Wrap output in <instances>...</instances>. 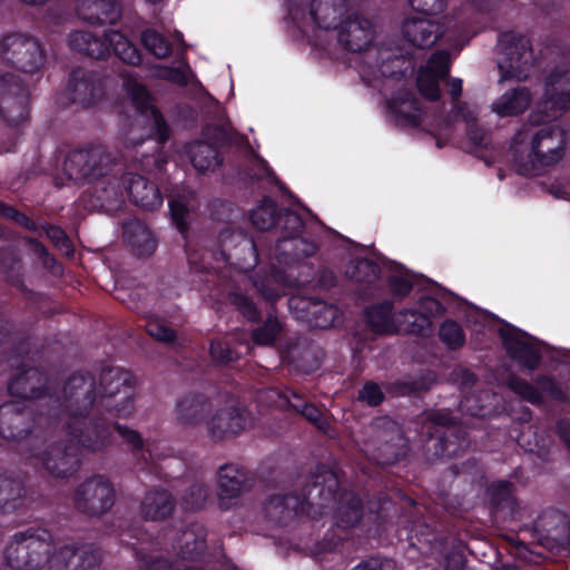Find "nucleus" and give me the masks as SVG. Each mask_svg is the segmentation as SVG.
Here are the masks:
<instances>
[{"label": "nucleus", "mask_w": 570, "mask_h": 570, "mask_svg": "<svg viewBox=\"0 0 570 570\" xmlns=\"http://www.w3.org/2000/svg\"><path fill=\"white\" fill-rule=\"evenodd\" d=\"M35 321L16 324L3 313H0V346L8 344L11 347L10 356H30L35 340Z\"/></svg>", "instance_id": "c85d7f7f"}, {"label": "nucleus", "mask_w": 570, "mask_h": 570, "mask_svg": "<svg viewBox=\"0 0 570 570\" xmlns=\"http://www.w3.org/2000/svg\"><path fill=\"white\" fill-rule=\"evenodd\" d=\"M124 89L131 100L136 111L150 121L151 136L159 144H165L170 138V127L163 112L153 102V96L147 87L136 78L128 76L124 80Z\"/></svg>", "instance_id": "dca6fc26"}, {"label": "nucleus", "mask_w": 570, "mask_h": 570, "mask_svg": "<svg viewBox=\"0 0 570 570\" xmlns=\"http://www.w3.org/2000/svg\"><path fill=\"white\" fill-rule=\"evenodd\" d=\"M58 557L63 570H98L104 552L92 543H73L61 547Z\"/></svg>", "instance_id": "c756f323"}, {"label": "nucleus", "mask_w": 570, "mask_h": 570, "mask_svg": "<svg viewBox=\"0 0 570 570\" xmlns=\"http://www.w3.org/2000/svg\"><path fill=\"white\" fill-rule=\"evenodd\" d=\"M279 209L277 203L269 196L265 195L262 200L249 213L252 225L262 232H266L276 227L279 219Z\"/></svg>", "instance_id": "de8ad7c7"}, {"label": "nucleus", "mask_w": 570, "mask_h": 570, "mask_svg": "<svg viewBox=\"0 0 570 570\" xmlns=\"http://www.w3.org/2000/svg\"><path fill=\"white\" fill-rule=\"evenodd\" d=\"M389 292L395 301H402L413 289V282L403 275L392 274L386 278Z\"/></svg>", "instance_id": "e2e57ef3"}, {"label": "nucleus", "mask_w": 570, "mask_h": 570, "mask_svg": "<svg viewBox=\"0 0 570 570\" xmlns=\"http://www.w3.org/2000/svg\"><path fill=\"white\" fill-rule=\"evenodd\" d=\"M80 10L83 20L97 26H114L121 16V8L117 0H85Z\"/></svg>", "instance_id": "58836bf2"}, {"label": "nucleus", "mask_w": 570, "mask_h": 570, "mask_svg": "<svg viewBox=\"0 0 570 570\" xmlns=\"http://www.w3.org/2000/svg\"><path fill=\"white\" fill-rule=\"evenodd\" d=\"M175 507L176 500L171 493L164 489H157L145 494L140 511L145 520L163 521L173 514Z\"/></svg>", "instance_id": "ea45409f"}, {"label": "nucleus", "mask_w": 570, "mask_h": 570, "mask_svg": "<svg viewBox=\"0 0 570 570\" xmlns=\"http://www.w3.org/2000/svg\"><path fill=\"white\" fill-rule=\"evenodd\" d=\"M370 444L377 464L392 465L407 453V444L401 426L389 417L376 419L371 424Z\"/></svg>", "instance_id": "f8f14e48"}, {"label": "nucleus", "mask_w": 570, "mask_h": 570, "mask_svg": "<svg viewBox=\"0 0 570 570\" xmlns=\"http://www.w3.org/2000/svg\"><path fill=\"white\" fill-rule=\"evenodd\" d=\"M504 384L515 394L520 395L522 399L529 401L532 404H540L542 402V395L540 391L513 373L508 374V376L504 379Z\"/></svg>", "instance_id": "4d7b16f0"}, {"label": "nucleus", "mask_w": 570, "mask_h": 570, "mask_svg": "<svg viewBox=\"0 0 570 570\" xmlns=\"http://www.w3.org/2000/svg\"><path fill=\"white\" fill-rule=\"evenodd\" d=\"M140 39L145 49L158 59L169 57L173 51L171 43L167 38L154 29L144 30Z\"/></svg>", "instance_id": "603ef678"}, {"label": "nucleus", "mask_w": 570, "mask_h": 570, "mask_svg": "<svg viewBox=\"0 0 570 570\" xmlns=\"http://www.w3.org/2000/svg\"><path fill=\"white\" fill-rule=\"evenodd\" d=\"M0 268L7 274L8 281L23 294L31 295L32 292L26 286L20 269V257L14 248H0Z\"/></svg>", "instance_id": "09e8293b"}, {"label": "nucleus", "mask_w": 570, "mask_h": 570, "mask_svg": "<svg viewBox=\"0 0 570 570\" xmlns=\"http://www.w3.org/2000/svg\"><path fill=\"white\" fill-rule=\"evenodd\" d=\"M229 303L246 318L248 322H258L261 320V311L254 301L247 295L238 292H232L228 295Z\"/></svg>", "instance_id": "13d9d810"}, {"label": "nucleus", "mask_w": 570, "mask_h": 570, "mask_svg": "<svg viewBox=\"0 0 570 570\" xmlns=\"http://www.w3.org/2000/svg\"><path fill=\"white\" fill-rule=\"evenodd\" d=\"M134 551L139 570H176L177 564L145 546L137 547Z\"/></svg>", "instance_id": "8fccbe9b"}, {"label": "nucleus", "mask_w": 570, "mask_h": 570, "mask_svg": "<svg viewBox=\"0 0 570 570\" xmlns=\"http://www.w3.org/2000/svg\"><path fill=\"white\" fill-rule=\"evenodd\" d=\"M394 301L383 299L364 308V317L368 327L375 334L404 333L401 312L394 315Z\"/></svg>", "instance_id": "72a5a7b5"}, {"label": "nucleus", "mask_w": 570, "mask_h": 570, "mask_svg": "<svg viewBox=\"0 0 570 570\" xmlns=\"http://www.w3.org/2000/svg\"><path fill=\"white\" fill-rule=\"evenodd\" d=\"M96 184L94 195L102 208L106 210H117L124 205V191L126 190L121 185V178L118 179L110 173Z\"/></svg>", "instance_id": "a18cd8bd"}, {"label": "nucleus", "mask_w": 570, "mask_h": 570, "mask_svg": "<svg viewBox=\"0 0 570 570\" xmlns=\"http://www.w3.org/2000/svg\"><path fill=\"white\" fill-rule=\"evenodd\" d=\"M79 450L68 441H57L47 446L42 454V465L55 478H68L79 466Z\"/></svg>", "instance_id": "a878e982"}, {"label": "nucleus", "mask_w": 570, "mask_h": 570, "mask_svg": "<svg viewBox=\"0 0 570 570\" xmlns=\"http://www.w3.org/2000/svg\"><path fill=\"white\" fill-rule=\"evenodd\" d=\"M98 400L96 376L87 371H76L62 385L59 397L62 417L90 414Z\"/></svg>", "instance_id": "9d476101"}, {"label": "nucleus", "mask_w": 570, "mask_h": 570, "mask_svg": "<svg viewBox=\"0 0 570 570\" xmlns=\"http://www.w3.org/2000/svg\"><path fill=\"white\" fill-rule=\"evenodd\" d=\"M26 497L23 479L11 471H0V512L10 513L22 507Z\"/></svg>", "instance_id": "4c0bfd02"}, {"label": "nucleus", "mask_w": 570, "mask_h": 570, "mask_svg": "<svg viewBox=\"0 0 570 570\" xmlns=\"http://www.w3.org/2000/svg\"><path fill=\"white\" fill-rule=\"evenodd\" d=\"M276 226L281 228L282 237L297 236L298 234H303L305 220L298 213L287 208H281L279 219Z\"/></svg>", "instance_id": "6e6d98bb"}, {"label": "nucleus", "mask_w": 570, "mask_h": 570, "mask_svg": "<svg viewBox=\"0 0 570 570\" xmlns=\"http://www.w3.org/2000/svg\"><path fill=\"white\" fill-rule=\"evenodd\" d=\"M98 405L107 413L126 417L134 410V386L132 374L121 367L106 366L99 374Z\"/></svg>", "instance_id": "39448f33"}, {"label": "nucleus", "mask_w": 570, "mask_h": 570, "mask_svg": "<svg viewBox=\"0 0 570 570\" xmlns=\"http://www.w3.org/2000/svg\"><path fill=\"white\" fill-rule=\"evenodd\" d=\"M33 411L19 402L0 405V435L10 441H21L32 431Z\"/></svg>", "instance_id": "5701e85b"}, {"label": "nucleus", "mask_w": 570, "mask_h": 570, "mask_svg": "<svg viewBox=\"0 0 570 570\" xmlns=\"http://www.w3.org/2000/svg\"><path fill=\"white\" fill-rule=\"evenodd\" d=\"M247 416L245 410L237 406H226L217 410L206 422L208 438L214 443H220L238 436L245 431Z\"/></svg>", "instance_id": "b1692460"}, {"label": "nucleus", "mask_w": 570, "mask_h": 570, "mask_svg": "<svg viewBox=\"0 0 570 570\" xmlns=\"http://www.w3.org/2000/svg\"><path fill=\"white\" fill-rule=\"evenodd\" d=\"M532 100L527 87H517L505 91L494 104L493 111L500 117H511L522 114Z\"/></svg>", "instance_id": "37998d69"}, {"label": "nucleus", "mask_w": 570, "mask_h": 570, "mask_svg": "<svg viewBox=\"0 0 570 570\" xmlns=\"http://www.w3.org/2000/svg\"><path fill=\"white\" fill-rule=\"evenodd\" d=\"M364 515L362 500L353 492H343L334 512L335 524L344 530L355 528Z\"/></svg>", "instance_id": "79ce46f5"}, {"label": "nucleus", "mask_w": 570, "mask_h": 570, "mask_svg": "<svg viewBox=\"0 0 570 570\" xmlns=\"http://www.w3.org/2000/svg\"><path fill=\"white\" fill-rule=\"evenodd\" d=\"M387 110L395 124L401 127H417L423 110L416 94L407 88L397 89L386 101Z\"/></svg>", "instance_id": "cd10ccee"}, {"label": "nucleus", "mask_w": 570, "mask_h": 570, "mask_svg": "<svg viewBox=\"0 0 570 570\" xmlns=\"http://www.w3.org/2000/svg\"><path fill=\"white\" fill-rule=\"evenodd\" d=\"M393 503L391 500L383 494L372 498L367 502V511L370 514L375 517V521L382 523L386 521L391 515V510H393Z\"/></svg>", "instance_id": "774afa93"}, {"label": "nucleus", "mask_w": 570, "mask_h": 570, "mask_svg": "<svg viewBox=\"0 0 570 570\" xmlns=\"http://www.w3.org/2000/svg\"><path fill=\"white\" fill-rule=\"evenodd\" d=\"M115 503L112 483L102 475H94L81 482L73 497L76 510L90 518L106 514Z\"/></svg>", "instance_id": "4468645a"}, {"label": "nucleus", "mask_w": 570, "mask_h": 570, "mask_svg": "<svg viewBox=\"0 0 570 570\" xmlns=\"http://www.w3.org/2000/svg\"><path fill=\"white\" fill-rule=\"evenodd\" d=\"M307 6L313 22L320 29L331 30L343 23L350 0H287L288 12L293 16L304 13Z\"/></svg>", "instance_id": "f3484780"}, {"label": "nucleus", "mask_w": 570, "mask_h": 570, "mask_svg": "<svg viewBox=\"0 0 570 570\" xmlns=\"http://www.w3.org/2000/svg\"><path fill=\"white\" fill-rule=\"evenodd\" d=\"M499 52L502 56L498 63L501 80H525L537 61L530 38L521 32L509 30L498 38Z\"/></svg>", "instance_id": "423d86ee"}, {"label": "nucleus", "mask_w": 570, "mask_h": 570, "mask_svg": "<svg viewBox=\"0 0 570 570\" xmlns=\"http://www.w3.org/2000/svg\"><path fill=\"white\" fill-rule=\"evenodd\" d=\"M478 381L476 374L462 366L453 368L448 376V382L456 385L461 391H470Z\"/></svg>", "instance_id": "338daca9"}, {"label": "nucleus", "mask_w": 570, "mask_h": 570, "mask_svg": "<svg viewBox=\"0 0 570 570\" xmlns=\"http://www.w3.org/2000/svg\"><path fill=\"white\" fill-rule=\"evenodd\" d=\"M0 57L6 63L24 73L40 71L47 61L41 42L21 32H11L2 37Z\"/></svg>", "instance_id": "6e6552de"}, {"label": "nucleus", "mask_w": 570, "mask_h": 570, "mask_svg": "<svg viewBox=\"0 0 570 570\" xmlns=\"http://www.w3.org/2000/svg\"><path fill=\"white\" fill-rule=\"evenodd\" d=\"M266 518L277 525H288L299 512H306L299 497L277 494L271 497L264 507Z\"/></svg>", "instance_id": "c9c22d12"}, {"label": "nucleus", "mask_w": 570, "mask_h": 570, "mask_svg": "<svg viewBox=\"0 0 570 570\" xmlns=\"http://www.w3.org/2000/svg\"><path fill=\"white\" fill-rule=\"evenodd\" d=\"M0 117L10 127H18L29 118V92L20 76L0 75Z\"/></svg>", "instance_id": "2eb2a0df"}, {"label": "nucleus", "mask_w": 570, "mask_h": 570, "mask_svg": "<svg viewBox=\"0 0 570 570\" xmlns=\"http://www.w3.org/2000/svg\"><path fill=\"white\" fill-rule=\"evenodd\" d=\"M450 471L453 475L461 474L464 479V482H470L471 484H476L479 487L483 485L484 480V471L478 465L475 461H466L461 464V466L454 464L450 468Z\"/></svg>", "instance_id": "680f3d73"}, {"label": "nucleus", "mask_w": 570, "mask_h": 570, "mask_svg": "<svg viewBox=\"0 0 570 570\" xmlns=\"http://www.w3.org/2000/svg\"><path fill=\"white\" fill-rule=\"evenodd\" d=\"M56 552L52 534L42 528L17 532L4 551L6 562L13 570H42Z\"/></svg>", "instance_id": "7ed1b4c3"}, {"label": "nucleus", "mask_w": 570, "mask_h": 570, "mask_svg": "<svg viewBox=\"0 0 570 570\" xmlns=\"http://www.w3.org/2000/svg\"><path fill=\"white\" fill-rule=\"evenodd\" d=\"M206 537L207 531L204 525L191 523L178 534L175 549L183 559H198L207 548Z\"/></svg>", "instance_id": "a19ab883"}, {"label": "nucleus", "mask_w": 570, "mask_h": 570, "mask_svg": "<svg viewBox=\"0 0 570 570\" xmlns=\"http://www.w3.org/2000/svg\"><path fill=\"white\" fill-rule=\"evenodd\" d=\"M121 185L131 204L144 210H156L163 205V195L158 186L142 175L125 173Z\"/></svg>", "instance_id": "bb28decb"}, {"label": "nucleus", "mask_w": 570, "mask_h": 570, "mask_svg": "<svg viewBox=\"0 0 570 570\" xmlns=\"http://www.w3.org/2000/svg\"><path fill=\"white\" fill-rule=\"evenodd\" d=\"M423 417L422 455L426 462L455 458L469 449V434L450 409L426 410Z\"/></svg>", "instance_id": "f03ea898"}, {"label": "nucleus", "mask_w": 570, "mask_h": 570, "mask_svg": "<svg viewBox=\"0 0 570 570\" xmlns=\"http://www.w3.org/2000/svg\"><path fill=\"white\" fill-rule=\"evenodd\" d=\"M373 40V23L362 14L347 16L338 28L337 41L346 51L362 52L372 45Z\"/></svg>", "instance_id": "393cba45"}, {"label": "nucleus", "mask_w": 570, "mask_h": 570, "mask_svg": "<svg viewBox=\"0 0 570 570\" xmlns=\"http://www.w3.org/2000/svg\"><path fill=\"white\" fill-rule=\"evenodd\" d=\"M66 92L70 102L89 108L104 98L105 86L99 72L78 67L69 75Z\"/></svg>", "instance_id": "6ab92c4d"}, {"label": "nucleus", "mask_w": 570, "mask_h": 570, "mask_svg": "<svg viewBox=\"0 0 570 570\" xmlns=\"http://www.w3.org/2000/svg\"><path fill=\"white\" fill-rule=\"evenodd\" d=\"M439 338L451 351L462 347L465 343V334L462 326L453 320H445L441 324Z\"/></svg>", "instance_id": "5fc2aeb1"}, {"label": "nucleus", "mask_w": 570, "mask_h": 570, "mask_svg": "<svg viewBox=\"0 0 570 570\" xmlns=\"http://www.w3.org/2000/svg\"><path fill=\"white\" fill-rule=\"evenodd\" d=\"M256 474L238 463H226L217 471L218 498L220 502L237 499L256 484Z\"/></svg>", "instance_id": "4be33fe9"}, {"label": "nucleus", "mask_w": 570, "mask_h": 570, "mask_svg": "<svg viewBox=\"0 0 570 570\" xmlns=\"http://www.w3.org/2000/svg\"><path fill=\"white\" fill-rule=\"evenodd\" d=\"M282 331V323L276 317L268 316L263 325L253 330L252 340L256 345L271 346L275 344Z\"/></svg>", "instance_id": "864d4df0"}, {"label": "nucleus", "mask_w": 570, "mask_h": 570, "mask_svg": "<svg viewBox=\"0 0 570 570\" xmlns=\"http://www.w3.org/2000/svg\"><path fill=\"white\" fill-rule=\"evenodd\" d=\"M41 227L46 236L58 249L63 252L67 256L73 255L75 249L72 242L63 228L50 223H45Z\"/></svg>", "instance_id": "bf43d9fd"}, {"label": "nucleus", "mask_w": 570, "mask_h": 570, "mask_svg": "<svg viewBox=\"0 0 570 570\" xmlns=\"http://www.w3.org/2000/svg\"><path fill=\"white\" fill-rule=\"evenodd\" d=\"M213 410L209 396L199 392H189L176 403L177 421L183 426L195 428L200 425Z\"/></svg>", "instance_id": "473e14b6"}, {"label": "nucleus", "mask_w": 570, "mask_h": 570, "mask_svg": "<svg viewBox=\"0 0 570 570\" xmlns=\"http://www.w3.org/2000/svg\"><path fill=\"white\" fill-rule=\"evenodd\" d=\"M168 205L173 224L180 234H186L189 228L187 220L189 210L187 205L179 199H171Z\"/></svg>", "instance_id": "69168bd1"}, {"label": "nucleus", "mask_w": 570, "mask_h": 570, "mask_svg": "<svg viewBox=\"0 0 570 570\" xmlns=\"http://www.w3.org/2000/svg\"><path fill=\"white\" fill-rule=\"evenodd\" d=\"M492 316L499 323L497 333L507 356H570V350L550 345L515 325Z\"/></svg>", "instance_id": "9b49d317"}, {"label": "nucleus", "mask_w": 570, "mask_h": 570, "mask_svg": "<svg viewBox=\"0 0 570 570\" xmlns=\"http://www.w3.org/2000/svg\"><path fill=\"white\" fill-rule=\"evenodd\" d=\"M445 312L439 297L423 295L419 298V308L401 311L402 330L405 334L428 337L433 332L432 318L441 317Z\"/></svg>", "instance_id": "aec40b11"}, {"label": "nucleus", "mask_w": 570, "mask_h": 570, "mask_svg": "<svg viewBox=\"0 0 570 570\" xmlns=\"http://www.w3.org/2000/svg\"><path fill=\"white\" fill-rule=\"evenodd\" d=\"M570 109V69L557 67L544 80L542 98L512 137L510 150L518 174L539 176L564 156L567 130L556 120Z\"/></svg>", "instance_id": "f257e3e1"}, {"label": "nucleus", "mask_w": 570, "mask_h": 570, "mask_svg": "<svg viewBox=\"0 0 570 570\" xmlns=\"http://www.w3.org/2000/svg\"><path fill=\"white\" fill-rule=\"evenodd\" d=\"M491 512L503 522L520 520L522 509L513 494V485L508 481L492 483L487 489Z\"/></svg>", "instance_id": "2f4dec72"}, {"label": "nucleus", "mask_w": 570, "mask_h": 570, "mask_svg": "<svg viewBox=\"0 0 570 570\" xmlns=\"http://www.w3.org/2000/svg\"><path fill=\"white\" fill-rule=\"evenodd\" d=\"M317 249L318 246L315 242L298 234L297 236L278 238L274 247V257L278 264L291 266L314 256Z\"/></svg>", "instance_id": "f704fd0d"}, {"label": "nucleus", "mask_w": 570, "mask_h": 570, "mask_svg": "<svg viewBox=\"0 0 570 570\" xmlns=\"http://www.w3.org/2000/svg\"><path fill=\"white\" fill-rule=\"evenodd\" d=\"M124 240L137 257H148L157 248V239L151 230L139 220H128L122 226Z\"/></svg>", "instance_id": "e433bc0d"}, {"label": "nucleus", "mask_w": 570, "mask_h": 570, "mask_svg": "<svg viewBox=\"0 0 570 570\" xmlns=\"http://www.w3.org/2000/svg\"><path fill=\"white\" fill-rule=\"evenodd\" d=\"M116 163L112 155L101 145H90L68 153L63 171L76 183L95 184L107 177Z\"/></svg>", "instance_id": "0eeeda50"}, {"label": "nucleus", "mask_w": 570, "mask_h": 570, "mask_svg": "<svg viewBox=\"0 0 570 570\" xmlns=\"http://www.w3.org/2000/svg\"><path fill=\"white\" fill-rule=\"evenodd\" d=\"M340 489L336 473L325 465H318L312 471L303 487L302 504L312 518L323 514L332 505Z\"/></svg>", "instance_id": "ddd939ff"}, {"label": "nucleus", "mask_w": 570, "mask_h": 570, "mask_svg": "<svg viewBox=\"0 0 570 570\" xmlns=\"http://www.w3.org/2000/svg\"><path fill=\"white\" fill-rule=\"evenodd\" d=\"M69 46L90 58L102 60L112 52L119 60L130 66L140 65L141 52L124 33L107 29L101 36L89 31H73L69 35Z\"/></svg>", "instance_id": "20e7f679"}, {"label": "nucleus", "mask_w": 570, "mask_h": 570, "mask_svg": "<svg viewBox=\"0 0 570 570\" xmlns=\"http://www.w3.org/2000/svg\"><path fill=\"white\" fill-rule=\"evenodd\" d=\"M439 81L440 79H438V77H433L428 72L420 73L416 80V86L421 96L430 101H438L441 97Z\"/></svg>", "instance_id": "0e129e2a"}, {"label": "nucleus", "mask_w": 570, "mask_h": 570, "mask_svg": "<svg viewBox=\"0 0 570 570\" xmlns=\"http://www.w3.org/2000/svg\"><path fill=\"white\" fill-rule=\"evenodd\" d=\"M62 431L77 449L90 452L104 451L112 443L111 426L99 416L81 414L73 417H61Z\"/></svg>", "instance_id": "1a4fd4ad"}, {"label": "nucleus", "mask_w": 570, "mask_h": 570, "mask_svg": "<svg viewBox=\"0 0 570 570\" xmlns=\"http://www.w3.org/2000/svg\"><path fill=\"white\" fill-rule=\"evenodd\" d=\"M208 492L209 490L204 483H193L183 495V504L187 510H200L207 501Z\"/></svg>", "instance_id": "052dcab7"}, {"label": "nucleus", "mask_w": 570, "mask_h": 570, "mask_svg": "<svg viewBox=\"0 0 570 570\" xmlns=\"http://www.w3.org/2000/svg\"><path fill=\"white\" fill-rule=\"evenodd\" d=\"M188 154L199 173L215 171L223 165L224 157L215 144L197 140L189 146Z\"/></svg>", "instance_id": "c03bdc74"}, {"label": "nucleus", "mask_w": 570, "mask_h": 570, "mask_svg": "<svg viewBox=\"0 0 570 570\" xmlns=\"http://www.w3.org/2000/svg\"><path fill=\"white\" fill-rule=\"evenodd\" d=\"M438 382V375L432 370H425L417 379L414 380H397L386 385L387 392L396 396H419L428 393Z\"/></svg>", "instance_id": "49530a36"}, {"label": "nucleus", "mask_w": 570, "mask_h": 570, "mask_svg": "<svg viewBox=\"0 0 570 570\" xmlns=\"http://www.w3.org/2000/svg\"><path fill=\"white\" fill-rule=\"evenodd\" d=\"M14 361V370L9 382L11 394L24 400L42 397L47 390V375L35 365V358Z\"/></svg>", "instance_id": "a211bd4d"}, {"label": "nucleus", "mask_w": 570, "mask_h": 570, "mask_svg": "<svg viewBox=\"0 0 570 570\" xmlns=\"http://www.w3.org/2000/svg\"><path fill=\"white\" fill-rule=\"evenodd\" d=\"M381 266L370 258H357L348 271L350 278L357 283L373 284L381 276Z\"/></svg>", "instance_id": "3c124183"}, {"label": "nucleus", "mask_w": 570, "mask_h": 570, "mask_svg": "<svg viewBox=\"0 0 570 570\" xmlns=\"http://www.w3.org/2000/svg\"><path fill=\"white\" fill-rule=\"evenodd\" d=\"M428 17L407 18L401 29L405 41L420 49L431 48L444 33V27Z\"/></svg>", "instance_id": "7c9ffc66"}, {"label": "nucleus", "mask_w": 570, "mask_h": 570, "mask_svg": "<svg viewBox=\"0 0 570 570\" xmlns=\"http://www.w3.org/2000/svg\"><path fill=\"white\" fill-rule=\"evenodd\" d=\"M288 306L297 318L305 321L312 328H330L340 316L336 305L312 296H292Z\"/></svg>", "instance_id": "412c9836"}]
</instances>
